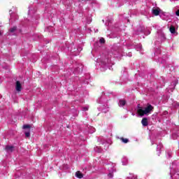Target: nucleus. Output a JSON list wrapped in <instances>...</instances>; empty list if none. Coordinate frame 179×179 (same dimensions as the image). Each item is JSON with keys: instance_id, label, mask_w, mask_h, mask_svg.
<instances>
[{"instance_id": "f257e3e1", "label": "nucleus", "mask_w": 179, "mask_h": 179, "mask_svg": "<svg viewBox=\"0 0 179 179\" xmlns=\"http://www.w3.org/2000/svg\"><path fill=\"white\" fill-rule=\"evenodd\" d=\"M154 108H155L153 106H152L150 103H148L144 109H142V108L138 109L137 114H138L140 117H143V115H148V114H150V113L153 111Z\"/></svg>"}, {"instance_id": "f03ea898", "label": "nucleus", "mask_w": 179, "mask_h": 179, "mask_svg": "<svg viewBox=\"0 0 179 179\" xmlns=\"http://www.w3.org/2000/svg\"><path fill=\"white\" fill-rule=\"evenodd\" d=\"M15 90L17 92H22V84L20 83V81H16Z\"/></svg>"}, {"instance_id": "7ed1b4c3", "label": "nucleus", "mask_w": 179, "mask_h": 179, "mask_svg": "<svg viewBox=\"0 0 179 179\" xmlns=\"http://www.w3.org/2000/svg\"><path fill=\"white\" fill-rule=\"evenodd\" d=\"M141 124L143 127H148V125H149V122H148V118L147 117L143 118L141 120Z\"/></svg>"}, {"instance_id": "20e7f679", "label": "nucleus", "mask_w": 179, "mask_h": 179, "mask_svg": "<svg viewBox=\"0 0 179 179\" xmlns=\"http://www.w3.org/2000/svg\"><path fill=\"white\" fill-rule=\"evenodd\" d=\"M152 14H154L155 16H159V15H160V8H153Z\"/></svg>"}, {"instance_id": "39448f33", "label": "nucleus", "mask_w": 179, "mask_h": 179, "mask_svg": "<svg viewBox=\"0 0 179 179\" xmlns=\"http://www.w3.org/2000/svg\"><path fill=\"white\" fill-rule=\"evenodd\" d=\"M76 177H77V178H83V173H82V172L80 171H78L76 173Z\"/></svg>"}, {"instance_id": "423d86ee", "label": "nucleus", "mask_w": 179, "mask_h": 179, "mask_svg": "<svg viewBox=\"0 0 179 179\" xmlns=\"http://www.w3.org/2000/svg\"><path fill=\"white\" fill-rule=\"evenodd\" d=\"M5 150L6 152H13V146L6 145Z\"/></svg>"}, {"instance_id": "0eeeda50", "label": "nucleus", "mask_w": 179, "mask_h": 179, "mask_svg": "<svg viewBox=\"0 0 179 179\" xmlns=\"http://www.w3.org/2000/svg\"><path fill=\"white\" fill-rule=\"evenodd\" d=\"M169 30H170V32L172 34H176V27L171 25L169 28Z\"/></svg>"}, {"instance_id": "6e6552de", "label": "nucleus", "mask_w": 179, "mask_h": 179, "mask_svg": "<svg viewBox=\"0 0 179 179\" xmlns=\"http://www.w3.org/2000/svg\"><path fill=\"white\" fill-rule=\"evenodd\" d=\"M127 104V101L125 100H120L119 101V105L121 106L122 107H124Z\"/></svg>"}, {"instance_id": "1a4fd4ad", "label": "nucleus", "mask_w": 179, "mask_h": 179, "mask_svg": "<svg viewBox=\"0 0 179 179\" xmlns=\"http://www.w3.org/2000/svg\"><path fill=\"white\" fill-rule=\"evenodd\" d=\"M16 30H17V27H13L12 28H10L9 29V32L10 33H15V31H16Z\"/></svg>"}, {"instance_id": "9d476101", "label": "nucleus", "mask_w": 179, "mask_h": 179, "mask_svg": "<svg viewBox=\"0 0 179 179\" xmlns=\"http://www.w3.org/2000/svg\"><path fill=\"white\" fill-rule=\"evenodd\" d=\"M120 141H122V142H123V143H128V142H129V139L124 138V137H121Z\"/></svg>"}, {"instance_id": "9b49d317", "label": "nucleus", "mask_w": 179, "mask_h": 179, "mask_svg": "<svg viewBox=\"0 0 179 179\" xmlns=\"http://www.w3.org/2000/svg\"><path fill=\"white\" fill-rule=\"evenodd\" d=\"M22 128L23 129H30L31 128V126H30V124H24Z\"/></svg>"}, {"instance_id": "f8f14e48", "label": "nucleus", "mask_w": 179, "mask_h": 179, "mask_svg": "<svg viewBox=\"0 0 179 179\" xmlns=\"http://www.w3.org/2000/svg\"><path fill=\"white\" fill-rule=\"evenodd\" d=\"M99 43L100 44H106V39H104V38H101L99 39Z\"/></svg>"}, {"instance_id": "ddd939ff", "label": "nucleus", "mask_w": 179, "mask_h": 179, "mask_svg": "<svg viewBox=\"0 0 179 179\" xmlns=\"http://www.w3.org/2000/svg\"><path fill=\"white\" fill-rule=\"evenodd\" d=\"M25 136L27 138H30V130L28 131H25Z\"/></svg>"}, {"instance_id": "4468645a", "label": "nucleus", "mask_w": 179, "mask_h": 179, "mask_svg": "<svg viewBox=\"0 0 179 179\" xmlns=\"http://www.w3.org/2000/svg\"><path fill=\"white\" fill-rule=\"evenodd\" d=\"M108 178H113V173H110L108 175Z\"/></svg>"}, {"instance_id": "2eb2a0df", "label": "nucleus", "mask_w": 179, "mask_h": 179, "mask_svg": "<svg viewBox=\"0 0 179 179\" xmlns=\"http://www.w3.org/2000/svg\"><path fill=\"white\" fill-rule=\"evenodd\" d=\"M87 110H89L88 107H84L83 108V111H87Z\"/></svg>"}, {"instance_id": "dca6fc26", "label": "nucleus", "mask_w": 179, "mask_h": 179, "mask_svg": "<svg viewBox=\"0 0 179 179\" xmlns=\"http://www.w3.org/2000/svg\"><path fill=\"white\" fill-rule=\"evenodd\" d=\"M176 16H179V10H178L176 12Z\"/></svg>"}, {"instance_id": "f3484780", "label": "nucleus", "mask_w": 179, "mask_h": 179, "mask_svg": "<svg viewBox=\"0 0 179 179\" xmlns=\"http://www.w3.org/2000/svg\"><path fill=\"white\" fill-rule=\"evenodd\" d=\"M138 178V176H133L132 178H131V179H137Z\"/></svg>"}, {"instance_id": "a211bd4d", "label": "nucleus", "mask_w": 179, "mask_h": 179, "mask_svg": "<svg viewBox=\"0 0 179 179\" xmlns=\"http://www.w3.org/2000/svg\"><path fill=\"white\" fill-rule=\"evenodd\" d=\"M2 34L1 33V31H0V36Z\"/></svg>"}, {"instance_id": "6ab92c4d", "label": "nucleus", "mask_w": 179, "mask_h": 179, "mask_svg": "<svg viewBox=\"0 0 179 179\" xmlns=\"http://www.w3.org/2000/svg\"><path fill=\"white\" fill-rule=\"evenodd\" d=\"M85 1H89V0H85Z\"/></svg>"}]
</instances>
